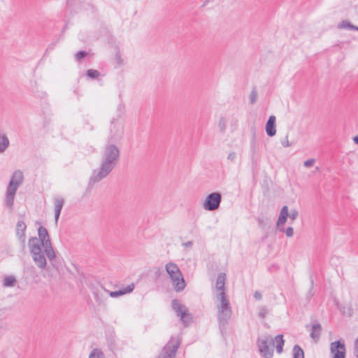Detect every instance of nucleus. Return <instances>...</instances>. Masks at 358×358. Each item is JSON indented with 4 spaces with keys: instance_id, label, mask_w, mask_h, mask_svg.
<instances>
[{
    "instance_id": "nucleus-1",
    "label": "nucleus",
    "mask_w": 358,
    "mask_h": 358,
    "mask_svg": "<svg viewBox=\"0 0 358 358\" xmlns=\"http://www.w3.org/2000/svg\"><path fill=\"white\" fill-rule=\"evenodd\" d=\"M119 159V148L113 144L108 143L104 148L99 167L93 170L90 178V185H92L106 178L116 166Z\"/></svg>"
},
{
    "instance_id": "nucleus-2",
    "label": "nucleus",
    "mask_w": 358,
    "mask_h": 358,
    "mask_svg": "<svg viewBox=\"0 0 358 358\" xmlns=\"http://www.w3.org/2000/svg\"><path fill=\"white\" fill-rule=\"evenodd\" d=\"M216 307L219 327L220 329H224L228 324L232 315L231 304L226 293H217Z\"/></svg>"
},
{
    "instance_id": "nucleus-3",
    "label": "nucleus",
    "mask_w": 358,
    "mask_h": 358,
    "mask_svg": "<svg viewBox=\"0 0 358 358\" xmlns=\"http://www.w3.org/2000/svg\"><path fill=\"white\" fill-rule=\"evenodd\" d=\"M23 178V173L21 171H15L7 186L4 204L10 210H13L15 194L20 185L22 183Z\"/></svg>"
},
{
    "instance_id": "nucleus-4",
    "label": "nucleus",
    "mask_w": 358,
    "mask_h": 358,
    "mask_svg": "<svg viewBox=\"0 0 358 358\" xmlns=\"http://www.w3.org/2000/svg\"><path fill=\"white\" fill-rule=\"evenodd\" d=\"M38 239L41 241L42 246L45 252V255L48 258L50 264L52 265L54 268L58 269L59 268V262L58 259L56 257L55 252L52 248L50 236L46 228L43 227H40L38 229Z\"/></svg>"
},
{
    "instance_id": "nucleus-5",
    "label": "nucleus",
    "mask_w": 358,
    "mask_h": 358,
    "mask_svg": "<svg viewBox=\"0 0 358 358\" xmlns=\"http://www.w3.org/2000/svg\"><path fill=\"white\" fill-rule=\"evenodd\" d=\"M165 268L172 281L175 290L176 292L182 291L185 287V282L177 264L169 262L166 264Z\"/></svg>"
},
{
    "instance_id": "nucleus-6",
    "label": "nucleus",
    "mask_w": 358,
    "mask_h": 358,
    "mask_svg": "<svg viewBox=\"0 0 358 358\" xmlns=\"http://www.w3.org/2000/svg\"><path fill=\"white\" fill-rule=\"evenodd\" d=\"M259 354L264 358H271L273 355V341L271 336L266 334L257 340Z\"/></svg>"
},
{
    "instance_id": "nucleus-7",
    "label": "nucleus",
    "mask_w": 358,
    "mask_h": 358,
    "mask_svg": "<svg viewBox=\"0 0 358 358\" xmlns=\"http://www.w3.org/2000/svg\"><path fill=\"white\" fill-rule=\"evenodd\" d=\"M180 344L178 336H171L157 358H174Z\"/></svg>"
},
{
    "instance_id": "nucleus-8",
    "label": "nucleus",
    "mask_w": 358,
    "mask_h": 358,
    "mask_svg": "<svg viewBox=\"0 0 358 358\" xmlns=\"http://www.w3.org/2000/svg\"><path fill=\"white\" fill-rule=\"evenodd\" d=\"M171 306L177 316L180 317L182 323L185 325H188L192 317L189 313L187 308L182 305L178 299H173L171 302Z\"/></svg>"
},
{
    "instance_id": "nucleus-9",
    "label": "nucleus",
    "mask_w": 358,
    "mask_h": 358,
    "mask_svg": "<svg viewBox=\"0 0 358 358\" xmlns=\"http://www.w3.org/2000/svg\"><path fill=\"white\" fill-rule=\"evenodd\" d=\"M221 202L222 194L220 192H213L206 196L202 207L206 210L215 211L220 208Z\"/></svg>"
},
{
    "instance_id": "nucleus-10",
    "label": "nucleus",
    "mask_w": 358,
    "mask_h": 358,
    "mask_svg": "<svg viewBox=\"0 0 358 358\" xmlns=\"http://www.w3.org/2000/svg\"><path fill=\"white\" fill-rule=\"evenodd\" d=\"M330 352L332 358H345L346 348L344 340L332 342L330 344Z\"/></svg>"
},
{
    "instance_id": "nucleus-11",
    "label": "nucleus",
    "mask_w": 358,
    "mask_h": 358,
    "mask_svg": "<svg viewBox=\"0 0 358 358\" xmlns=\"http://www.w3.org/2000/svg\"><path fill=\"white\" fill-rule=\"evenodd\" d=\"M123 131V124L117 120L113 119L111 121L109 140L111 141L120 140L122 136Z\"/></svg>"
},
{
    "instance_id": "nucleus-12",
    "label": "nucleus",
    "mask_w": 358,
    "mask_h": 358,
    "mask_svg": "<svg viewBox=\"0 0 358 358\" xmlns=\"http://www.w3.org/2000/svg\"><path fill=\"white\" fill-rule=\"evenodd\" d=\"M298 215L299 213L295 209L292 210L290 214H289L288 207L287 206H284L280 210L279 217L277 221V227L283 225L286 222L288 217H289L292 220H294L297 218Z\"/></svg>"
},
{
    "instance_id": "nucleus-13",
    "label": "nucleus",
    "mask_w": 358,
    "mask_h": 358,
    "mask_svg": "<svg viewBox=\"0 0 358 358\" xmlns=\"http://www.w3.org/2000/svg\"><path fill=\"white\" fill-rule=\"evenodd\" d=\"M44 254L45 252L44 251L43 252V250L31 254L34 262L41 269L45 268L47 266V260Z\"/></svg>"
},
{
    "instance_id": "nucleus-14",
    "label": "nucleus",
    "mask_w": 358,
    "mask_h": 358,
    "mask_svg": "<svg viewBox=\"0 0 358 358\" xmlns=\"http://www.w3.org/2000/svg\"><path fill=\"white\" fill-rule=\"evenodd\" d=\"M27 229L26 224L22 221L20 220L17 222L16 224V236L18 238L19 241L22 245V247H25V241H26V235L25 231Z\"/></svg>"
},
{
    "instance_id": "nucleus-15",
    "label": "nucleus",
    "mask_w": 358,
    "mask_h": 358,
    "mask_svg": "<svg viewBox=\"0 0 358 358\" xmlns=\"http://www.w3.org/2000/svg\"><path fill=\"white\" fill-rule=\"evenodd\" d=\"M310 329V336L312 339H313L315 342H317L320 338L321 332H322V326L321 324L316 320L315 323L310 327L309 324L306 325V328Z\"/></svg>"
},
{
    "instance_id": "nucleus-16",
    "label": "nucleus",
    "mask_w": 358,
    "mask_h": 358,
    "mask_svg": "<svg viewBox=\"0 0 358 358\" xmlns=\"http://www.w3.org/2000/svg\"><path fill=\"white\" fill-rule=\"evenodd\" d=\"M28 247L30 254L42 250V243L37 237H31L29 239Z\"/></svg>"
},
{
    "instance_id": "nucleus-17",
    "label": "nucleus",
    "mask_w": 358,
    "mask_h": 358,
    "mask_svg": "<svg viewBox=\"0 0 358 358\" xmlns=\"http://www.w3.org/2000/svg\"><path fill=\"white\" fill-rule=\"evenodd\" d=\"M266 132L267 135L270 137H272L275 135V117L274 115H271L269 117L266 124Z\"/></svg>"
},
{
    "instance_id": "nucleus-18",
    "label": "nucleus",
    "mask_w": 358,
    "mask_h": 358,
    "mask_svg": "<svg viewBox=\"0 0 358 358\" xmlns=\"http://www.w3.org/2000/svg\"><path fill=\"white\" fill-rule=\"evenodd\" d=\"M64 203V200L61 196H56L54 198V203H55V219L56 222H57L58 219L60 215L61 210L63 208Z\"/></svg>"
},
{
    "instance_id": "nucleus-19",
    "label": "nucleus",
    "mask_w": 358,
    "mask_h": 358,
    "mask_svg": "<svg viewBox=\"0 0 358 358\" xmlns=\"http://www.w3.org/2000/svg\"><path fill=\"white\" fill-rule=\"evenodd\" d=\"M225 280H226V274L224 273H220L217 278L216 280V285L215 288L217 289V293H226L225 292Z\"/></svg>"
},
{
    "instance_id": "nucleus-20",
    "label": "nucleus",
    "mask_w": 358,
    "mask_h": 358,
    "mask_svg": "<svg viewBox=\"0 0 358 358\" xmlns=\"http://www.w3.org/2000/svg\"><path fill=\"white\" fill-rule=\"evenodd\" d=\"M273 341V344L275 343L276 351L278 354H281L282 352V348L285 343L283 336L282 334L277 335Z\"/></svg>"
},
{
    "instance_id": "nucleus-21",
    "label": "nucleus",
    "mask_w": 358,
    "mask_h": 358,
    "mask_svg": "<svg viewBox=\"0 0 358 358\" xmlns=\"http://www.w3.org/2000/svg\"><path fill=\"white\" fill-rule=\"evenodd\" d=\"M10 141L5 134H0V153H3L9 147Z\"/></svg>"
},
{
    "instance_id": "nucleus-22",
    "label": "nucleus",
    "mask_w": 358,
    "mask_h": 358,
    "mask_svg": "<svg viewBox=\"0 0 358 358\" xmlns=\"http://www.w3.org/2000/svg\"><path fill=\"white\" fill-rule=\"evenodd\" d=\"M17 280L13 275H6L3 280V286L5 287H14Z\"/></svg>"
},
{
    "instance_id": "nucleus-23",
    "label": "nucleus",
    "mask_w": 358,
    "mask_h": 358,
    "mask_svg": "<svg viewBox=\"0 0 358 358\" xmlns=\"http://www.w3.org/2000/svg\"><path fill=\"white\" fill-rule=\"evenodd\" d=\"M294 358H304L303 350L298 345H295L293 348Z\"/></svg>"
},
{
    "instance_id": "nucleus-24",
    "label": "nucleus",
    "mask_w": 358,
    "mask_h": 358,
    "mask_svg": "<svg viewBox=\"0 0 358 358\" xmlns=\"http://www.w3.org/2000/svg\"><path fill=\"white\" fill-rule=\"evenodd\" d=\"M89 358H104V355L101 350L95 348L90 354Z\"/></svg>"
},
{
    "instance_id": "nucleus-25",
    "label": "nucleus",
    "mask_w": 358,
    "mask_h": 358,
    "mask_svg": "<svg viewBox=\"0 0 358 358\" xmlns=\"http://www.w3.org/2000/svg\"><path fill=\"white\" fill-rule=\"evenodd\" d=\"M100 75V72L95 69H89L87 71V76L92 79L98 78Z\"/></svg>"
},
{
    "instance_id": "nucleus-26",
    "label": "nucleus",
    "mask_w": 358,
    "mask_h": 358,
    "mask_svg": "<svg viewBox=\"0 0 358 358\" xmlns=\"http://www.w3.org/2000/svg\"><path fill=\"white\" fill-rule=\"evenodd\" d=\"M353 24H352L348 20H343L338 25V29H352Z\"/></svg>"
},
{
    "instance_id": "nucleus-27",
    "label": "nucleus",
    "mask_w": 358,
    "mask_h": 358,
    "mask_svg": "<svg viewBox=\"0 0 358 358\" xmlns=\"http://www.w3.org/2000/svg\"><path fill=\"white\" fill-rule=\"evenodd\" d=\"M218 128L221 132H224L227 128V121L224 117H221L218 122Z\"/></svg>"
},
{
    "instance_id": "nucleus-28",
    "label": "nucleus",
    "mask_w": 358,
    "mask_h": 358,
    "mask_svg": "<svg viewBox=\"0 0 358 358\" xmlns=\"http://www.w3.org/2000/svg\"><path fill=\"white\" fill-rule=\"evenodd\" d=\"M257 99V92L255 88H253L250 94V101L251 104H254Z\"/></svg>"
},
{
    "instance_id": "nucleus-29",
    "label": "nucleus",
    "mask_w": 358,
    "mask_h": 358,
    "mask_svg": "<svg viewBox=\"0 0 358 358\" xmlns=\"http://www.w3.org/2000/svg\"><path fill=\"white\" fill-rule=\"evenodd\" d=\"M280 231H285L287 237H292L294 234V229L291 227H287L285 230L283 228L280 229Z\"/></svg>"
},
{
    "instance_id": "nucleus-30",
    "label": "nucleus",
    "mask_w": 358,
    "mask_h": 358,
    "mask_svg": "<svg viewBox=\"0 0 358 358\" xmlns=\"http://www.w3.org/2000/svg\"><path fill=\"white\" fill-rule=\"evenodd\" d=\"M86 56L87 52L84 50H80L76 54L75 57L77 60L80 61L81 59L85 57Z\"/></svg>"
},
{
    "instance_id": "nucleus-31",
    "label": "nucleus",
    "mask_w": 358,
    "mask_h": 358,
    "mask_svg": "<svg viewBox=\"0 0 358 358\" xmlns=\"http://www.w3.org/2000/svg\"><path fill=\"white\" fill-rule=\"evenodd\" d=\"M281 145L284 148H288L292 145V143L288 140V135H286L285 138L281 141Z\"/></svg>"
},
{
    "instance_id": "nucleus-32",
    "label": "nucleus",
    "mask_w": 358,
    "mask_h": 358,
    "mask_svg": "<svg viewBox=\"0 0 358 358\" xmlns=\"http://www.w3.org/2000/svg\"><path fill=\"white\" fill-rule=\"evenodd\" d=\"M124 294V292L122 289L115 292H110L109 295L111 297H117Z\"/></svg>"
},
{
    "instance_id": "nucleus-33",
    "label": "nucleus",
    "mask_w": 358,
    "mask_h": 358,
    "mask_svg": "<svg viewBox=\"0 0 358 358\" xmlns=\"http://www.w3.org/2000/svg\"><path fill=\"white\" fill-rule=\"evenodd\" d=\"M134 288V284H130L129 285H127L125 288L122 289V292H124V294H127V293H130L131 292L133 291Z\"/></svg>"
},
{
    "instance_id": "nucleus-34",
    "label": "nucleus",
    "mask_w": 358,
    "mask_h": 358,
    "mask_svg": "<svg viewBox=\"0 0 358 358\" xmlns=\"http://www.w3.org/2000/svg\"><path fill=\"white\" fill-rule=\"evenodd\" d=\"M315 162V159H310L305 161L303 163V165L307 168H310L313 166Z\"/></svg>"
},
{
    "instance_id": "nucleus-35",
    "label": "nucleus",
    "mask_w": 358,
    "mask_h": 358,
    "mask_svg": "<svg viewBox=\"0 0 358 358\" xmlns=\"http://www.w3.org/2000/svg\"><path fill=\"white\" fill-rule=\"evenodd\" d=\"M236 159V153L235 152H231L228 155L227 159L231 162H234Z\"/></svg>"
},
{
    "instance_id": "nucleus-36",
    "label": "nucleus",
    "mask_w": 358,
    "mask_h": 358,
    "mask_svg": "<svg viewBox=\"0 0 358 358\" xmlns=\"http://www.w3.org/2000/svg\"><path fill=\"white\" fill-rule=\"evenodd\" d=\"M354 355L358 358V341L357 340L354 343Z\"/></svg>"
},
{
    "instance_id": "nucleus-37",
    "label": "nucleus",
    "mask_w": 358,
    "mask_h": 358,
    "mask_svg": "<svg viewBox=\"0 0 358 358\" xmlns=\"http://www.w3.org/2000/svg\"><path fill=\"white\" fill-rule=\"evenodd\" d=\"M266 313H267L266 309L265 308H263L259 311V317L264 318V317H265Z\"/></svg>"
},
{
    "instance_id": "nucleus-38",
    "label": "nucleus",
    "mask_w": 358,
    "mask_h": 358,
    "mask_svg": "<svg viewBox=\"0 0 358 358\" xmlns=\"http://www.w3.org/2000/svg\"><path fill=\"white\" fill-rule=\"evenodd\" d=\"M254 297L257 299V300H260L262 297V294L258 292V291H256L254 294Z\"/></svg>"
},
{
    "instance_id": "nucleus-39",
    "label": "nucleus",
    "mask_w": 358,
    "mask_h": 358,
    "mask_svg": "<svg viewBox=\"0 0 358 358\" xmlns=\"http://www.w3.org/2000/svg\"><path fill=\"white\" fill-rule=\"evenodd\" d=\"M192 245H193V243H192V241H190L182 243V245L185 248H190V247H192Z\"/></svg>"
},
{
    "instance_id": "nucleus-40",
    "label": "nucleus",
    "mask_w": 358,
    "mask_h": 358,
    "mask_svg": "<svg viewBox=\"0 0 358 358\" xmlns=\"http://www.w3.org/2000/svg\"><path fill=\"white\" fill-rule=\"evenodd\" d=\"M94 294L96 301L98 302L99 304H101L102 301L99 299V293H94Z\"/></svg>"
},
{
    "instance_id": "nucleus-41",
    "label": "nucleus",
    "mask_w": 358,
    "mask_h": 358,
    "mask_svg": "<svg viewBox=\"0 0 358 358\" xmlns=\"http://www.w3.org/2000/svg\"><path fill=\"white\" fill-rule=\"evenodd\" d=\"M258 222L260 226H263L264 220L262 218L258 219Z\"/></svg>"
},
{
    "instance_id": "nucleus-42",
    "label": "nucleus",
    "mask_w": 358,
    "mask_h": 358,
    "mask_svg": "<svg viewBox=\"0 0 358 358\" xmlns=\"http://www.w3.org/2000/svg\"><path fill=\"white\" fill-rule=\"evenodd\" d=\"M353 141L356 144H358V135L353 138Z\"/></svg>"
},
{
    "instance_id": "nucleus-43",
    "label": "nucleus",
    "mask_w": 358,
    "mask_h": 358,
    "mask_svg": "<svg viewBox=\"0 0 358 358\" xmlns=\"http://www.w3.org/2000/svg\"><path fill=\"white\" fill-rule=\"evenodd\" d=\"M352 30L358 31V27L353 25V26H352Z\"/></svg>"
},
{
    "instance_id": "nucleus-44",
    "label": "nucleus",
    "mask_w": 358,
    "mask_h": 358,
    "mask_svg": "<svg viewBox=\"0 0 358 358\" xmlns=\"http://www.w3.org/2000/svg\"><path fill=\"white\" fill-rule=\"evenodd\" d=\"M356 340L358 341V337L357 338V339H356Z\"/></svg>"
}]
</instances>
